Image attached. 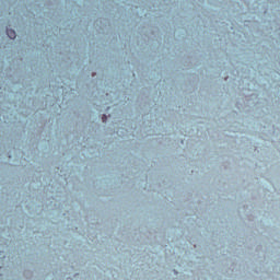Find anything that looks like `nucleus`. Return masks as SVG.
Listing matches in <instances>:
<instances>
[{
    "mask_svg": "<svg viewBox=\"0 0 280 280\" xmlns=\"http://www.w3.org/2000/svg\"><path fill=\"white\" fill-rule=\"evenodd\" d=\"M7 36H9L11 40H14V38H16V32L12 28H7Z\"/></svg>",
    "mask_w": 280,
    "mask_h": 280,
    "instance_id": "1",
    "label": "nucleus"
},
{
    "mask_svg": "<svg viewBox=\"0 0 280 280\" xmlns=\"http://www.w3.org/2000/svg\"><path fill=\"white\" fill-rule=\"evenodd\" d=\"M107 119L108 117L106 115H103V121L106 122Z\"/></svg>",
    "mask_w": 280,
    "mask_h": 280,
    "instance_id": "2",
    "label": "nucleus"
}]
</instances>
